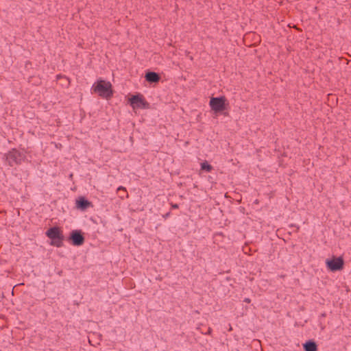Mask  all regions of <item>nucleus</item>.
I'll list each match as a JSON object with an SVG mask.
<instances>
[{"label": "nucleus", "mask_w": 351, "mask_h": 351, "mask_svg": "<svg viewBox=\"0 0 351 351\" xmlns=\"http://www.w3.org/2000/svg\"><path fill=\"white\" fill-rule=\"evenodd\" d=\"M93 93H97L101 97L108 99L112 97L113 91L110 82L99 79L92 86Z\"/></svg>", "instance_id": "f257e3e1"}, {"label": "nucleus", "mask_w": 351, "mask_h": 351, "mask_svg": "<svg viewBox=\"0 0 351 351\" xmlns=\"http://www.w3.org/2000/svg\"><path fill=\"white\" fill-rule=\"evenodd\" d=\"M209 106L215 113H219L227 109L228 103L224 96L211 97L209 101Z\"/></svg>", "instance_id": "f03ea898"}, {"label": "nucleus", "mask_w": 351, "mask_h": 351, "mask_svg": "<svg viewBox=\"0 0 351 351\" xmlns=\"http://www.w3.org/2000/svg\"><path fill=\"white\" fill-rule=\"evenodd\" d=\"M129 103L134 110L138 108L147 109L149 106V103L145 99V97L141 94L132 95L129 99Z\"/></svg>", "instance_id": "7ed1b4c3"}, {"label": "nucleus", "mask_w": 351, "mask_h": 351, "mask_svg": "<svg viewBox=\"0 0 351 351\" xmlns=\"http://www.w3.org/2000/svg\"><path fill=\"white\" fill-rule=\"evenodd\" d=\"M6 160L10 166H14V165H20L24 160L25 156L16 150L13 149L10 151L5 156Z\"/></svg>", "instance_id": "20e7f679"}, {"label": "nucleus", "mask_w": 351, "mask_h": 351, "mask_svg": "<svg viewBox=\"0 0 351 351\" xmlns=\"http://www.w3.org/2000/svg\"><path fill=\"white\" fill-rule=\"evenodd\" d=\"M326 265L331 271H341L343 269L344 261L341 256H332V258L326 259Z\"/></svg>", "instance_id": "39448f33"}, {"label": "nucleus", "mask_w": 351, "mask_h": 351, "mask_svg": "<svg viewBox=\"0 0 351 351\" xmlns=\"http://www.w3.org/2000/svg\"><path fill=\"white\" fill-rule=\"evenodd\" d=\"M70 239L74 245L80 246L84 243V237L80 230H73L71 233Z\"/></svg>", "instance_id": "423d86ee"}, {"label": "nucleus", "mask_w": 351, "mask_h": 351, "mask_svg": "<svg viewBox=\"0 0 351 351\" xmlns=\"http://www.w3.org/2000/svg\"><path fill=\"white\" fill-rule=\"evenodd\" d=\"M46 235L51 240H56L57 239H63L62 233L58 227H53L49 228Z\"/></svg>", "instance_id": "0eeeda50"}, {"label": "nucleus", "mask_w": 351, "mask_h": 351, "mask_svg": "<svg viewBox=\"0 0 351 351\" xmlns=\"http://www.w3.org/2000/svg\"><path fill=\"white\" fill-rule=\"evenodd\" d=\"M93 206L90 202L86 199L84 197H81L76 201V207L82 210H85L88 208Z\"/></svg>", "instance_id": "6e6552de"}, {"label": "nucleus", "mask_w": 351, "mask_h": 351, "mask_svg": "<svg viewBox=\"0 0 351 351\" xmlns=\"http://www.w3.org/2000/svg\"><path fill=\"white\" fill-rule=\"evenodd\" d=\"M145 79L149 82H158L160 80V76L155 72H148L145 75Z\"/></svg>", "instance_id": "1a4fd4ad"}, {"label": "nucleus", "mask_w": 351, "mask_h": 351, "mask_svg": "<svg viewBox=\"0 0 351 351\" xmlns=\"http://www.w3.org/2000/svg\"><path fill=\"white\" fill-rule=\"evenodd\" d=\"M305 351H317V347L315 342L309 341L304 344Z\"/></svg>", "instance_id": "9d476101"}, {"label": "nucleus", "mask_w": 351, "mask_h": 351, "mask_svg": "<svg viewBox=\"0 0 351 351\" xmlns=\"http://www.w3.org/2000/svg\"><path fill=\"white\" fill-rule=\"evenodd\" d=\"M117 194H118L119 197L121 199H123L124 198H128L129 197V195H128V193L127 192V190H126V189L124 186H119V187H118V189L117 190Z\"/></svg>", "instance_id": "9b49d317"}, {"label": "nucleus", "mask_w": 351, "mask_h": 351, "mask_svg": "<svg viewBox=\"0 0 351 351\" xmlns=\"http://www.w3.org/2000/svg\"><path fill=\"white\" fill-rule=\"evenodd\" d=\"M201 168L202 170H205L208 172L211 171V170L213 169V167L210 165H209L206 161L201 164Z\"/></svg>", "instance_id": "f8f14e48"}, {"label": "nucleus", "mask_w": 351, "mask_h": 351, "mask_svg": "<svg viewBox=\"0 0 351 351\" xmlns=\"http://www.w3.org/2000/svg\"><path fill=\"white\" fill-rule=\"evenodd\" d=\"M62 240L63 239H57L56 240H52L51 245L56 247H61L62 245Z\"/></svg>", "instance_id": "ddd939ff"}, {"label": "nucleus", "mask_w": 351, "mask_h": 351, "mask_svg": "<svg viewBox=\"0 0 351 351\" xmlns=\"http://www.w3.org/2000/svg\"><path fill=\"white\" fill-rule=\"evenodd\" d=\"M171 206L173 209H176V208H179V206H178V205L177 204H171Z\"/></svg>", "instance_id": "4468645a"}, {"label": "nucleus", "mask_w": 351, "mask_h": 351, "mask_svg": "<svg viewBox=\"0 0 351 351\" xmlns=\"http://www.w3.org/2000/svg\"><path fill=\"white\" fill-rule=\"evenodd\" d=\"M244 302H246V303H250L251 300L250 298H245L244 300Z\"/></svg>", "instance_id": "2eb2a0df"}, {"label": "nucleus", "mask_w": 351, "mask_h": 351, "mask_svg": "<svg viewBox=\"0 0 351 351\" xmlns=\"http://www.w3.org/2000/svg\"><path fill=\"white\" fill-rule=\"evenodd\" d=\"M212 329L210 328H208V334H210Z\"/></svg>", "instance_id": "dca6fc26"}]
</instances>
